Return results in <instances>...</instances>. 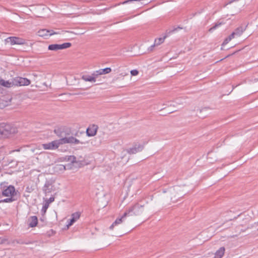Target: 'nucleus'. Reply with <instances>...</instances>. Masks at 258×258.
<instances>
[{
  "label": "nucleus",
  "instance_id": "31",
  "mask_svg": "<svg viewBox=\"0 0 258 258\" xmlns=\"http://www.w3.org/2000/svg\"><path fill=\"white\" fill-rule=\"evenodd\" d=\"M131 74L132 76H137L139 74V72L136 70H133L131 71Z\"/></svg>",
  "mask_w": 258,
  "mask_h": 258
},
{
  "label": "nucleus",
  "instance_id": "17",
  "mask_svg": "<svg viewBox=\"0 0 258 258\" xmlns=\"http://www.w3.org/2000/svg\"><path fill=\"white\" fill-rule=\"evenodd\" d=\"M0 85L7 88H10L13 86H15V85L13 84V79L12 81H5L3 79H1L0 80Z\"/></svg>",
  "mask_w": 258,
  "mask_h": 258
},
{
  "label": "nucleus",
  "instance_id": "24",
  "mask_svg": "<svg viewBox=\"0 0 258 258\" xmlns=\"http://www.w3.org/2000/svg\"><path fill=\"white\" fill-rule=\"evenodd\" d=\"M224 23L222 22H218L212 27L209 29V32H212L214 30H215L216 28L221 26Z\"/></svg>",
  "mask_w": 258,
  "mask_h": 258
},
{
  "label": "nucleus",
  "instance_id": "37",
  "mask_svg": "<svg viewBox=\"0 0 258 258\" xmlns=\"http://www.w3.org/2000/svg\"><path fill=\"white\" fill-rule=\"evenodd\" d=\"M214 258H220V257H217L216 256H215Z\"/></svg>",
  "mask_w": 258,
  "mask_h": 258
},
{
  "label": "nucleus",
  "instance_id": "11",
  "mask_svg": "<svg viewBox=\"0 0 258 258\" xmlns=\"http://www.w3.org/2000/svg\"><path fill=\"white\" fill-rule=\"evenodd\" d=\"M37 35L40 37L50 36L53 34H58L57 32H55L53 30H48L46 29H41L39 30L37 33Z\"/></svg>",
  "mask_w": 258,
  "mask_h": 258
},
{
  "label": "nucleus",
  "instance_id": "10",
  "mask_svg": "<svg viewBox=\"0 0 258 258\" xmlns=\"http://www.w3.org/2000/svg\"><path fill=\"white\" fill-rule=\"evenodd\" d=\"M98 126L96 124H92L90 125L86 130V134L88 137H93L96 135Z\"/></svg>",
  "mask_w": 258,
  "mask_h": 258
},
{
  "label": "nucleus",
  "instance_id": "7",
  "mask_svg": "<svg viewBox=\"0 0 258 258\" xmlns=\"http://www.w3.org/2000/svg\"><path fill=\"white\" fill-rule=\"evenodd\" d=\"M13 84L15 86H27L30 84V81L26 78L16 77L13 79Z\"/></svg>",
  "mask_w": 258,
  "mask_h": 258
},
{
  "label": "nucleus",
  "instance_id": "14",
  "mask_svg": "<svg viewBox=\"0 0 258 258\" xmlns=\"http://www.w3.org/2000/svg\"><path fill=\"white\" fill-rule=\"evenodd\" d=\"M81 216V213L77 212L73 213L71 215V219H70V223L68 224V227L72 225L77 220H78Z\"/></svg>",
  "mask_w": 258,
  "mask_h": 258
},
{
  "label": "nucleus",
  "instance_id": "1",
  "mask_svg": "<svg viewBox=\"0 0 258 258\" xmlns=\"http://www.w3.org/2000/svg\"><path fill=\"white\" fill-rule=\"evenodd\" d=\"M145 211V205L142 204L141 201L137 203L134 205L126 209L124 212V216H140Z\"/></svg>",
  "mask_w": 258,
  "mask_h": 258
},
{
  "label": "nucleus",
  "instance_id": "21",
  "mask_svg": "<svg viewBox=\"0 0 258 258\" xmlns=\"http://www.w3.org/2000/svg\"><path fill=\"white\" fill-rule=\"evenodd\" d=\"M18 199H19L18 198H15L14 197H9L8 198L0 201V203H11L17 201Z\"/></svg>",
  "mask_w": 258,
  "mask_h": 258
},
{
  "label": "nucleus",
  "instance_id": "36",
  "mask_svg": "<svg viewBox=\"0 0 258 258\" xmlns=\"http://www.w3.org/2000/svg\"><path fill=\"white\" fill-rule=\"evenodd\" d=\"M208 115V113H207V112H206V113H205V114H204L201 115V116H202V117H204L205 116H206V115Z\"/></svg>",
  "mask_w": 258,
  "mask_h": 258
},
{
  "label": "nucleus",
  "instance_id": "16",
  "mask_svg": "<svg viewBox=\"0 0 258 258\" xmlns=\"http://www.w3.org/2000/svg\"><path fill=\"white\" fill-rule=\"evenodd\" d=\"M127 216H124V213L123 215L119 218H117L116 219V220L112 224V225L110 226L109 229L111 230H112L113 227L115 226H116L119 224H121L124 221V219L127 217Z\"/></svg>",
  "mask_w": 258,
  "mask_h": 258
},
{
  "label": "nucleus",
  "instance_id": "35",
  "mask_svg": "<svg viewBox=\"0 0 258 258\" xmlns=\"http://www.w3.org/2000/svg\"><path fill=\"white\" fill-rule=\"evenodd\" d=\"M155 46H156V45H155V44L154 43L153 45H151V46L149 48V49H149V51H153V48H154Z\"/></svg>",
  "mask_w": 258,
  "mask_h": 258
},
{
  "label": "nucleus",
  "instance_id": "33",
  "mask_svg": "<svg viewBox=\"0 0 258 258\" xmlns=\"http://www.w3.org/2000/svg\"><path fill=\"white\" fill-rule=\"evenodd\" d=\"M58 168L60 170H65L66 169V166H64L63 165H58Z\"/></svg>",
  "mask_w": 258,
  "mask_h": 258
},
{
  "label": "nucleus",
  "instance_id": "4",
  "mask_svg": "<svg viewBox=\"0 0 258 258\" xmlns=\"http://www.w3.org/2000/svg\"><path fill=\"white\" fill-rule=\"evenodd\" d=\"M2 195L5 197H14L19 199L20 195L18 190H16L13 185H9L2 191Z\"/></svg>",
  "mask_w": 258,
  "mask_h": 258
},
{
  "label": "nucleus",
  "instance_id": "25",
  "mask_svg": "<svg viewBox=\"0 0 258 258\" xmlns=\"http://www.w3.org/2000/svg\"><path fill=\"white\" fill-rule=\"evenodd\" d=\"M166 37V36H165L163 38H159L155 39L154 43L155 44V45L156 46L161 44V43H162L164 42V39Z\"/></svg>",
  "mask_w": 258,
  "mask_h": 258
},
{
  "label": "nucleus",
  "instance_id": "22",
  "mask_svg": "<svg viewBox=\"0 0 258 258\" xmlns=\"http://www.w3.org/2000/svg\"><path fill=\"white\" fill-rule=\"evenodd\" d=\"M82 79L83 80H84V81H88V82H95L96 81L95 77H91V76H87L83 75L82 77Z\"/></svg>",
  "mask_w": 258,
  "mask_h": 258
},
{
  "label": "nucleus",
  "instance_id": "30",
  "mask_svg": "<svg viewBox=\"0 0 258 258\" xmlns=\"http://www.w3.org/2000/svg\"><path fill=\"white\" fill-rule=\"evenodd\" d=\"M54 201V198L50 197L49 199L46 200L45 201V202L46 203H48V205H49L51 203L53 202Z\"/></svg>",
  "mask_w": 258,
  "mask_h": 258
},
{
  "label": "nucleus",
  "instance_id": "32",
  "mask_svg": "<svg viewBox=\"0 0 258 258\" xmlns=\"http://www.w3.org/2000/svg\"><path fill=\"white\" fill-rule=\"evenodd\" d=\"M99 75H100V74H99V73H97L96 71L92 74L91 77H95V79H96V78Z\"/></svg>",
  "mask_w": 258,
  "mask_h": 258
},
{
  "label": "nucleus",
  "instance_id": "5",
  "mask_svg": "<svg viewBox=\"0 0 258 258\" xmlns=\"http://www.w3.org/2000/svg\"><path fill=\"white\" fill-rule=\"evenodd\" d=\"M61 145L60 139L54 140L51 142L42 144V147L45 150H54L57 149Z\"/></svg>",
  "mask_w": 258,
  "mask_h": 258
},
{
  "label": "nucleus",
  "instance_id": "12",
  "mask_svg": "<svg viewBox=\"0 0 258 258\" xmlns=\"http://www.w3.org/2000/svg\"><path fill=\"white\" fill-rule=\"evenodd\" d=\"M144 149V146L142 145L136 144L133 148H130L127 150V153L131 154H136L138 152H141Z\"/></svg>",
  "mask_w": 258,
  "mask_h": 258
},
{
  "label": "nucleus",
  "instance_id": "38",
  "mask_svg": "<svg viewBox=\"0 0 258 258\" xmlns=\"http://www.w3.org/2000/svg\"><path fill=\"white\" fill-rule=\"evenodd\" d=\"M232 3V1H230L229 4H231Z\"/></svg>",
  "mask_w": 258,
  "mask_h": 258
},
{
  "label": "nucleus",
  "instance_id": "9",
  "mask_svg": "<svg viewBox=\"0 0 258 258\" xmlns=\"http://www.w3.org/2000/svg\"><path fill=\"white\" fill-rule=\"evenodd\" d=\"M246 27L247 26H240L238 27L231 34V36L233 38L240 36L243 32L246 30Z\"/></svg>",
  "mask_w": 258,
  "mask_h": 258
},
{
  "label": "nucleus",
  "instance_id": "20",
  "mask_svg": "<svg viewBox=\"0 0 258 258\" xmlns=\"http://www.w3.org/2000/svg\"><path fill=\"white\" fill-rule=\"evenodd\" d=\"M111 72V69L110 68H106L103 69H100L97 71V73H99L100 75L109 74Z\"/></svg>",
  "mask_w": 258,
  "mask_h": 258
},
{
  "label": "nucleus",
  "instance_id": "13",
  "mask_svg": "<svg viewBox=\"0 0 258 258\" xmlns=\"http://www.w3.org/2000/svg\"><path fill=\"white\" fill-rule=\"evenodd\" d=\"M52 183L51 181H46L44 186L43 187V191L46 195L51 192L52 190Z\"/></svg>",
  "mask_w": 258,
  "mask_h": 258
},
{
  "label": "nucleus",
  "instance_id": "27",
  "mask_svg": "<svg viewBox=\"0 0 258 258\" xmlns=\"http://www.w3.org/2000/svg\"><path fill=\"white\" fill-rule=\"evenodd\" d=\"M233 38H234L232 37L231 36V34H230L228 37L225 38V39L224 40V41H223V42L222 43V45L224 46V45L227 44Z\"/></svg>",
  "mask_w": 258,
  "mask_h": 258
},
{
  "label": "nucleus",
  "instance_id": "18",
  "mask_svg": "<svg viewBox=\"0 0 258 258\" xmlns=\"http://www.w3.org/2000/svg\"><path fill=\"white\" fill-rule=\"evenodd\" d=\"M63 161L70 162L72 163H77L78 161L76 160V157L74 156H68L63 157Z\"/></svg>",
  "mask_w": 258,
  "mask_h": 258
},
{
  "label": "nucleus",
  "instance_id": "8",
  "mask_svg": "<svg viewBox=\"0 0 258 258\" xmlns=\"http://www.w3.org/2000/svg\"><path fill=\"white\" fill-rule=\"evenodd\" d=\"M7 42H10L11 45L14 44H24L25 40L22 38L17 37H10L6 40Z\"/></svg>",
  "mask_w": 258,
  "mask_h": 258
},
{
  "label": "nucleus",
  "instance_id": "34",
  "mask_svg": "<svg viewBox=\"0 0 258 258\" xmlns=\"http://www.w3.org/2000/svg\"><path fill=\"white\" fill-rule=\"evenodd\" d=\"M177 29H181V27H177V28H174V29H173V30H172L169 31V32L168 33V34H170V33H171V32H174L175 31H176Z\"/></svg>",
  "mask_w": 258,
  "mask_h": 258
},
{
  "label": "nucleus",
  "instance_id": "28",
  "mask_svg": "<svg viewBox=\"0 0 258 258\" xmlns=\"http://www.w3.org/2000/svg\"><path fill=\"white\" fill-rule=\"evenodd\" d=\"M210 110V108L209 107H204L203 108H202L201 109H200V113H203L204 112H209V111Z\"/></svg>",
  "mask_w": 258,
  "mask_h": 258
},
{
  "label": "nucleus",
  "instance_id": "19",
  "mask_svg": "<svg viewBox=\"0 0 258 258\" xmlns=\"http://www.w3.org/2000/svg\"><path fill=\"white\" fill-rule=\"evenodd\" d=\"M225 248L224 247H220L215 253V256L217 257H220V258H222V257L224 255V252H225Z\"/></svg>",
  "mask_w": 258,
  "mask_h": 258
},
{
  "label": "nucleus",
  "instance_id": "26",
  "mask_svg": "<svg viewBox=\"0 0 258 258\" xmlns=\"http://www.w3.org/2000/svg\"><path fill=\"white\" fill-rule=\"evenodd\" d=\"M72 45L70 42L64 43L61 44H59V49H63L70 47Z\"/></svg>",
  "mask_w": 258,
  "mask_h": 258
},
{
  "label": "nucleus",
  "instance_id": "6",
  "mask_svg": "<svg viewBox=\"0 0 258 258\" xmlns=\"http://www.w3.org/2000/svg\"><path fill=\"white\" fill-rule=\"evenodd\" d=\"M180 191V188L179 187L177 186L174 188H170L169 190V194H170V197L171 200L173 202H175L176 201V198H180L182 197V194H179L178 191Z\"/></svg>",
  "mask_w": 258,
  "mask_h": 258
},
{
  "label": "nucleus",
  "instance_id": "3",
  "mask_svg": "<svg viewBox=\"0 0 258 258\" xmlns=\"http://www.w3.org/2000/svg\"><path fill=\"white\" fill-rule=\"evenodd\" d=\"M55 134L59 137H61L60 139L61 145L65 144H71L74 145H78L79 144H83L84 143L80 141L77 139L75 138L73 136L64 137L62 135L59 129L54 130Z\"/></svg>",
  "mask_w": 258,
  "mask_h": 258
},
{
  "label": "nucleus",
  "instance_id": "23",
  "mask_svg": "<svg viewBox=\"0 0 258 258\" xmlns=\"http://www.w3.org/2000/svg\"><path fill=\"white\" fill-rule=\"evenodd\" d=\"M48 49L50 50H57L59 49V44H53L48 46Z\"/></svg>",
  "mask_w": 258,
  "mask_h": 258
},
{
  "label": "nucleus",
  "instance_id": "29",
  "mask_svg": "<svg viewBox=\"0 0 258 258\" xmlns=\"http://www.w3.org/2000/svg\"><path fill=\"white\" fill-rule=\"evenodd\" d=\"M49 207L48 203H45L42 208V211L45 213Z\"/></svg>",
  "mask_w": 258,
  "mask_h": 258
},
{
  "label": "nucleus",
  "instance_id": "15",
  "mask_svg": "<svg viewBox=\"0 0 258 258\" xmlns=\"http://www.w3.org/2000/svg\"><path fill=\"white\" fill-rule=\"evenodd\" d=\"M28 226L30 227H35L38 223V219L36 216H31L28 219Z\"/></svg>",
  "mask_w": 258,
  "mask_h": 258
},
{
  "label": "nucleus",
  "instance_id": "2",
  "mask_svg": "<svg viewBox=\"0 0 258 258\" xmlns=\"http://www.w3.org/2000/svg\"><path fill=\"white\" fill-rule=\"evenodd\" d=\"M17 132V129L10 124L4 123L0 124V139L9 138Z\"/></svg>",
  "mask_w": 258,
  "mask_h": 258
}]
</instances>
